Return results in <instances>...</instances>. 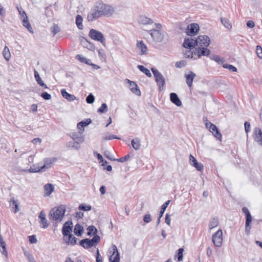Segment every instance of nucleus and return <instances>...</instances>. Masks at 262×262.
Here are the masks:
<instances>
[{
	"mask_svg": "<svg viewBox=\"0 0 262 262\" xmlns=\"http://www.w3.org/2000/svg\"><path fill=\"white\" fill-rule=\"evenodd\" d=\"M210 39L207 35H200L198 37L194 39L193 38H185L183 43V46L185 48L192 49L195 46L200 45L201 47H208L210 44Z\"/></svg>",
	"mask_w": 262,
	"mask_h": 262,
	"instance_id": "2",
	"label": "nucleus"
},
{
	"mask_svg": "<svg viewBox=\"0 0 262 262\" xmlns=\"http://www.w3.org/2000/svg\"><path fill=\"white\" fill-rule=\"evenodd\" d=\"M66 146L68 148H72L76 150H78L80 148V144L77 143L74 141H69L67 143Z\"/></svg>",
	"mask_w": 262,
	"mask_h": 262,
	"instance_id": "32",
	"label": "nucleus"
},
{
	"mask_svg": "<svg viewBox=\"0 0 262 262\" xmlns=\"http://www.w3.org/2000/svg\"><path fill=\"white\" fill-rule=\"evenodd\" d=\"M44 191L46 195H50L54 191V186L51 184H47L44 186Z\"/></svg>",
	"mask_w": 262,
	"mask_h": 262,
	"instance_id": "29",
	"label": "nucleus"
},
{
	"mask_svg": "<svg viewBox=\"0 0 262 262\" xmlns=\"http://www.w3.org/2000/svg\"><path fill=\"white\" fill-rule=\"evenodd\" d=\"M112 254L109 257V262H120V257L117 247L113 245L112 247Z\"/></svg>",
	"mask_w": 262,
	"mask_h": 262,
	"instance_id": "11",
	"label": "nucleus"
},
{
	"mask_svg": "<svg viewBox=\"0 0 262 262\" xmlns=\"http://www.w3.org/2000/svg\"><path fill=\"white\" fill-rule=\"evenodd\" d=\"M72 222L68 221L66 222L63 225L62 229V233L64 237L67 236L71 234L72 231Z\"/></svg>",
	"mask_w": 262,
	"mask_h": 262,
	"instance_id": "14",
	"label": "nucleus"
},
{
	"mask_svg": "<svg viewBox=\"0 0 262 262\" xmlns=\"http://www.w3.org/2000/svg\"><path fill=\"white\" fill-rule=\"evenodd\" d=\"M256 54L258 57L260 59H262V48L261 46L258 45L256 46Z\"/></svg>",
	"mask_w": 262,
	"mask_h": 262,
	"instance_id": "52",
	"label": "nucleus"
},
{
	"mask_svg": "<svg viewBox=\"0 0 262 262\" xmlns=\"http://www.w3.org/2000/svg\"><path fill=\"white\" fill-rule=\"evenodd\" d=\"M100 237L98 235H95L92 239L84 238L80 242V245L84 249H89L93 246H97L100 242Z\"/></svg>",
	"mask_w": 262,
	"mask_h": 262,
	"instance_id": "4",
	"label": "nucleus"
},
{
	"mask_svg": "<svg viewBox=\"0 0 262 262\" xmlns=\"http://www.w3.org/2000/svg\"><path fill=\"white\" fill-rule=\"evenodd\" d=\"M223 67L224 68L228 69L229 71H232V72H236L237 71V68L235 67H234L231 64H223Z\"/></svg>",
	"mask_w": 262,
	"mask_h": 262,
	"instance_id": "44",
	"label": "nucleus"
},
{
	"mask_svg": "<svg viewBox=\"0 0 262 262\" xmlns=\"http://www.w3.org/2000/svg\"><path fill=\"white\" fill-rule=\"evenodd\" d=\"M77 239L72 234H69L64 238V241L68 245H75L77 244Z\"/></svg>",
	"mask_w": 262,
	"mask_h": 262,
	"instance_id": "23",
	"label": "nucleus"
},
{
	"mask_svg": "<svg viewBox=\"0 0 262 262\" xmlns=\"http://www.w3.org/2000/svg\"><path fill=\"white\" fill-rule=\"evenodd\" d=\"M221 21L226 28L230 29L232 28V25L227 18L225 17H221Z\"/></svg>",
	"mask_w": 262,
	"mask_h": 262,
	"instance_id": "35",
	"label": "nucleus"
},
{
	"mask_svg": "<svg viewBox=\"0 0 262 262\" xmlns=\"http://www.w3.org/2000/svg\"><path fill=\"white\" fill-rule=\"evenodd\" d=\"M114 12V8L109 5L105 4L101 1L97 2L94 5L87 15L88 21H93L101 16H111Z\"/></svg>",
	"mask_w": 262,
	"mask_h": 262,
	"instance_id": "1",
	"label": "nucleus"
},
{
	"mask_svg": "<svg viewBox=\"0 0 262 262\" xmlns=\"http://www.w3.org/2000/svg\"><path fill=\"white\" fill-rule=\"evenodd\" d=\"M130 155L128 154L123 157H121L119 159H116V161L123 163V162L128 160L130 158Z\"/></svg>",
	"mask_w": 262,
	"mask_h": 262,
	"instance_id": "55",
	"label": "nucleus"
},
{
	"mask_svg": "<svg viewBox=\"0 0 262 262\" xmlns=\"http://www.w3.org/2000/svg\"><path fill=\"white\" fill-rule=\"evenodd\" d=\"M38 218L40 220V224L41 225V228L46 229L49 226V223L46 217V214L43 211H40Z\"/></svg>",
	"mask_w": 262,
	"mask_h": 262,
	"instance_id": "17",
	"label": "nucleus"
},
{
	"mask_svg": "<svg viewBox=\"0 0 262 262\" xmlns=\"http://www.w3.org/2000/svg\"><path fill=\"white\" fill-rule=\"evenodd\" d=\"M151 70L155 78V81L160 91H162L165 84V79L163 75L156 68H152Z\"/></svg>",
	"mask_w": 262,
	"mask_h": 262,
	"instance_id": "5",
	"label": "nucleus"
},
{
	"mask_svg": "<svg viewBox=\"0 0 262 262\" xmlns=\"http://www.w3.org/2000/svg\"><path fill=\"white\" fill-rule=\"evenodd\" d=\"M138 21L139 23L143 25L151 24L154 23L151 19L146 17L145 15L140 16L138 18Z\"/></svg>",
	"mask_w": 262,
	"mask_h": 262,
	"instance_id": "24",
	"label": "nucleus"
},
{
	"mask_svg": "<svg viewBox=\"0 0 262 262\" xmlns=\"http://www.w3.org/2000/svg\"><path fill=\"white\" fill-rule=\"evenodd\" d=\"M23 21V25L24 27L26 28L31 33H33L34 31L32 28L31 24L29 21L28 16L25 17L21 19Z\"/></svg>",
	"mask_w": 262,
	"mask_h": 262,
	"instance_id": "26",
	"label": "nucleus"
},
{
	"mask_svg": "<svg viewBox=\"0 0 262 262\" xmlns=\"http://www.w3.org/2000/svg\"><path fill=\"white\" fill-rule=\"evenodd\" d=\"M192 165L194 166L198 171H201L204 167L203 165L201 163L198 162V161L194 163H192Z\"/></svg>",
	"mask_w": 262,
	"mask_h": 262,
	"instance_id": "46",
	"label": "nucleus"
},
{
	"mask_svg": "<svg viewBox=\"0 0 262 262\" xmlns=\"http://www.w3.org/2000/svg\"><path fill=\"white\" fill-rule=\"evenodd\" d=\"M151 220H152L151 216L150 214H145L143 217V221L145 223H149V222H150L151 221Z\"/></svg>",
	"mask_w": 262,
	"mask_h": 262,
	"instance_id": "57",
	"label": "nucleus"
},
{
	"mask_svg": "<svg viewBox=\"0 0 262 262\" xmlns=\"http://www.w3.org/2000/svg\"><path fill=\"white\" fill-rule=\"evenodd\" d=\"M219 221L217 217L212 218L209 222L208 227L209 229H212L219 225Z\"/></svg>",
	"mask_w": 262,
	"mask_h": 262,
	"instance_id": "31",
	"label": "nucleus"
},
{
	"mask_svg": "<svg viewBox=\"0 0 262 262\" xmlns=\"http://www.w3.org/2000/svg\"><path fill=\"white\" fill-rule=\"evenodd\" d=\"M183 251H184L183 248H180L178 250L177 256H178V261H180L182 260L183 257Z\"/></svg>",
	"mask_w": 262,
	"mask_h": 262,
	"instance_id": "47",
	"label": "nucleus"
},
{
	"mask_svg": "<svg viewBox=\"0 0 262 262\" xmlns=\"http://www.w3.org/2000/svg\"><path fill=\"white\" fill-rule=\"evenodd\" d=\"M89 35L92 39L98 41L103 45H105V38L103 34L101 32L91 29L90 30Z\"/></svg>",
	"mask_w": 262,
	"mask_h": 262,
	"instance_id": "6",
	"label": "nucleus"
},
{
	"mask_svg": "<svg viewBox=\"0 0 262 262\" xmlns=\"http://www.w3.org/2000/svg\"><path fill=\"white\" fill-rule=\"evenodd\" d=\"M94 101L95 97L92 93H90L86 98V102L89 104L93 103Z\"/></svg>",
	"mask_w": 262,
	"mask_h": 262,
	"instance_id": "45",
	"label": "nucleus"
},
{
	"mask_svg": "<svg viewBox=\"0 0 262 262\" xmlns=\"http://www.w3.org/2000/svg\"><path fill=\"white\" fill-rule=\"evenodd\" d=\"M108 111L107 105L106 103H103L102 104L101 107L98 108L97 112L99 113L103 114L107 112Z\"/></svg>",
	"mask_w": 262,
	"mask_h": 262,
	"instance_id": "40",
	"label": "nucleus"
},
{
	"mask_svg": "<svg viewBox=\"0 0 262 262\" xmlns=\"http://www.w3.org/2000/svg\"><path fill=\"white\" fill-rule=\"evenodd\" d=\"M253 138L255 142L262 146V131L259 128L256 127L255 128Z\"/></svg>",
	"mask_w": 262,
	"mask_h": 262,
	"instance_id": "15",
	"label": "nucleus"
},
{
	"mask_svg": "<svg viewBox=\"0 0 262 262\" xmlns=\"http://www.w3.org/2000/svg\"><path fill=\"white\" fill-rule=\"evenodd\" d=\"M3 55L4 58L7 61H9L11 57V54L9 51V49L7 46H5L3 51Z\"/></svg>",
	"mask_w": 262,
	"mask_h": 262,
	"instance_id": "34",
	"label": "nucleus"
},
{
	"mask_svg": "<svg viewBox=\"0 0 262 262\" xmlns=\"http://www.w3.org/2000/svg\"><path fill=\"white\" fill-rule=\"evenodd\" d=\"M186 64V62L184 60H181L178 62H176L175 66L178 68H182L184 67Z\"/></svg>",
	"mask_w": 262,
	"mask_h": 262,
	"instance_id": "53",
	"label": "nucleus"
},
{
	"mask_svg": "<svg viewBox=\"0 0 262 262\" xmlns=\"http://www.w3.org/2000/svg\"><path fill=\"white\" fill-rule=\"evenodd\" d=\"M141 141L140 139L136 138L133 139L131 141V144L133 148L136 150H138L141 148Z\"/></svg>",
	"mask_w": 262,
	"mask_h": 262,
	"instance_id": "28",
	"label": "nucleus"
},
{
	"mask_svg": "<svg viewBox=\"0 0 262 262\" xmlns=\"http://www.w3.org/2000/svg\"><path fill=\"white\" fill-rule=\"evenodd\" d=\"M1 247L2 248L3 250L1 251V252L3 254L5 255L6 257H7L8 253L6 250V243L5 242H2L1 244H0Z\"/></svg>",
	"mask_w": 262,
	"mask_h": 262,
	"instance_id": "51",
	"label": "nucleus"
},
{
	"mask_svg": "<svg viewBox=\"0 0 262 262\" xmlns=\"http://www.w3.org/2000/svg\"><path fill=\"white\" fill-rule=\"evenodd\" d=\"M76 59L78 60L80 62L82 63L86 62V58L84 57L83 55L80 54H78L76 56Z\"/></svg>",
	"mask_w": 262,
	"mask_h": 262,
	"instance_id": "54",
	"label": "nucleus"
},
{
	"mask_svg": "<svg viewBox=\"0 0 262 262\" xmlns=\"http://www.w3.org/2000/svg\"><path fill=\"white\" fill-rule=\"evenodd\" d=\"M40 96L43 99L46 100H50L51 98V95L48 94L47 92L42 93Z\"/></svg>",
	"mask_w": 262,
	"mask_h": 262,
	"instance_id": "58",
	"label": "nucleus"
},
{
	"mask_svg": "<svg viewBox=\"0 0 262 262\" xmlns=\"http://www.w3.org/2000/svg\"><path fill=\"white\" fill-rule=\"evenodd\" d=\"M170 215L167 213L165 215V222L169 226L170 225Z\"/></svg>",
	"mask_w": 262,
	"mask_h": 262,
	"instance_id": "64",
	"label": "nucleus"
},
{
	"mask_svg": "<svg viewBox=\"0 0 262 262\" xmlns=\"http://www.w3.org/2000/svg\"><path fill=\"white\" fill-rule=\"evenodd\" d=\"M170 101L177 106H180L182 105V102L178 97L177 94L175 93H171L170 94Z\"/></svg>",
	"mask_w": 262,
	"mask_h": 262,
	"instance_id": "19",
	"label": "nucleus"
},
{
	"mask_svg": "<svg viewBox=\"0 0 262 262\" xmlns=\"http://www.w3.org/2000/svg\"><path fill=\"white\" fill-rule=\"evenodd\" d=\"M84 130V129H82V130L78 132H72L70 133V136L73 141L80 144L84 141V137L82 135Z\"/></svg>",
	"mask_w": 262,
	"mask_h": 262,
	"instance_id": "10",
	"label": "nucleus"
},
{
	"mask_svg": "<svg viewBox=\"0 0 262 262\" xmlns=\"http://www.w3.org/2000/svg\"><path fill=\"white\" fill-rule=\"evenodd\" d=\"M10 203H12L13 206H14L15 208L14 212L16 213L17 211H18V210H19L18 205L17 202L16 201H15L14 199H12L11 200Z\"/></svg>",
	"mask_w": 262,
	"mask_h": 262,
	"instance_id": "56",
	"label": "nucleus"
},
{
	"mask_svg": "<svg viewBox=\"0 0 262 262\" xmlns=\"http://www.w3.org/2000/svg\"><path fill=\"white\" fill-rule=\"evenodd\" d=\"M83 18L80 15H77L76 16V24L78 28L80 30H82L83 26L82 25Z\"/></svg>",
	"mask_w": 262,
	"mask_h": 262,
	"instance_id": "33",
	"label": "nucleus"
},
{
	"mask_svg": "<svg viewBox=\"0 0 262 262\" xmlns=\"http://www.w3.org/2000/svg\"><path fill=\"white\" fill-rule=\"evenodd\" d=\"M242 211L245 214L246 216L245 233L247 235H249L251 229L250 224L252 222V218L249 209L247 207H243Z\"/></svg>",
	"mask_w": 262,
	"mask_h": 262,
	"instance_id": "7",
	"label": "nucleus"
},
{
	"mask_svg": "<svg viewBox=\"0 0 262 262\" xmlns=\"http://www.w3.org/2000/svg\"><path fill=\"white\" fill-rule=\"evenodd\" d=\"M245 130L246 133H248L250 131V124L249 122L246 121L244 124Z\"/></svg>",
	"mask_w": 262,
	"mask_h": 262,
	"instance_id": "63",
	"label": "nucleus"
},
{
	"mask_svg": "<svg viewBox=\"0 0 262 262\" xmlns=\"http://www.w3.org/2000/svg\"><path fill=\"white\" fill-rule=\"evenodd\" d=\"M138 68L140 70V71L144 73L147 77H151V74L150 72V71L147 68H145L143 66L138 65Z\"/></svg>",
	"mask_w": 262,
	"mask_h": 262,
	"instance_id": "36",
	"label": "nucleus"
},
{
	"mask_svg": "<svg viewBox=\"0 0 262 262\" xmlns=\"http://www.w3.org/2000/svg\"><path fill=\"white\" fill-rule=\"evenodd\" d=\"M212 242L214 246L221 247L223 242V232L221 229L217 230L212 235Z\"/></svg>",
	"mask_w": 262,
	"mask_h": 262,
	"instance_id": "8",
	"label": "nucleus"
},
{
	"mask_svg": "<svg viewBox=\"0 0 262 262\" xmlns=\"http://www.w3.org/2000/svg\"><path fill=\"white\" fill-rule=\"evenodd\" d=\"M56 160L57 159L56 158H45L43 160L44 164L43 166H41L43 171H44L46 169L50 168Z\"/></svg>",
	"mask_w": 262,
	"mask_h": 262,
	"instance_id": "16",
	"label": "nucleus"
},
{
	"mask_svg": "<svg viewBox=\"0 0 262 262\" xmlns=\"http://www.w3.org/2000/svg\"><path fill=\"white\" fill-rule=\"evenodd\" d=\"M148 32L150 34L152 39L156 42H161L163 39V35L161 34L160 31L158 29H152L148 31Z\"/></svg>",
	"mask_w": 262,
	"mask_h": 262,
	"instance_id": "12",
	"label": "nucleus"
},
{
	"mask_svg": "<svg viewBox=\"0 0 262 262\" xmlns=\"http://www.w3.org/2000/svg\"><path fill=\"white\" fill-rule=\"evenodd\" d=\"M66 212V208L64 206H60L54 208L50 211V219L53 221H61Z\"/></svg>",
	"mask_w": 262,
	"mask_h": 262,
	"instance_id": "3",
	"label": "nucleus"
},
{
	"mask_svg": "<svg viewBox=\"0 0 262 262\" xmlns=\"http://www.w3.org/2000/svg\"><path fill=\"white\" fill-rule=\"evenodd\" d=\"M199 30V26L198 24L193 23L188 26L186 33L188 36H194Z\"/></svg>",
	"mask_w": 262,
	"mask_h": 262,
	"instance_id": "13",
	"label": "nucleus"
},
{
	"mask_svg": "<svg viewBox=\"0 0 262 262\" xmlns=\"http://www.w3.org/2000/svg\"><path fill=\"white\" fill-rule=\"evenodd\" d=\"M92 122V120L91 119L88 118L86 119L83 121H82L80 122H79L77 124V128L79 129V131H81V130H82V129H84V127L88 126L90 124H91Z\"/></svg>",
	"mask_w": 262,
	"mask_h": 262,
	"instance_id": "27",
	"label": "nucleus"
},
{
	"mask_svg": "<svg viewBox=\"0 0 262 262\" xmlns=\"http://www.w3.org/2000/svg\"><path fill=\"white\" fill-rule=\"evenodd\" d=\"M212 59L219 63H223L225 61V59L223 58H221L219 55H213L211 58Z\"/></svg>",
	"mask_w": 262,
	"mask_h": 262,
	"instance_id": "43",
	"label": "nucleus"
},
{
	"mask_svg": "<svg viewBox=\"0 0 262 262\" xmlns=\"http://www.w3.org/2000/svg\"><path fill=\"white\" fill-rule=\"evenodd\" d=\"M189 50H187L185 51L184 53V56L186 58H193V53L192 51H191V49H188Z\"/></svg>",
	"mask_w": 262,
	"mask_h": 262,
	"instance_id": "48",
	"label": "nucleus"
},
{
	"mask_svg": "<svg viewBox=\"0 0 262 262\" xmlns=\"http://www.w3.org/2000/svg\"><path fill=\"white\" fill-rule=\"evenodd\" d=\"M34 76H35V79L38 84L43 81L41 80V78L40 77L39 73L35 70L34 71Z\"/></svg>",
	"mask_w": 262,
	"mask_h": 262,
	"instance_id": "59",
	"label": "nucleus"
},
{
	"mask_svg": "<svg viewBox=\"0 0 262 262\" xmlns=\"http://www.w3.org/2000/svg\"><path fill=\"white\" fill-rule=\"evenodd\" d=\"M170 200H168L165 202L161 206V210L160 211L159 215L160 216V218H161L163 215V214L167 207L168 205L170 203Z\"/></svg>",
	"mask_w": 262,
	"mask_h": 262,
	"instance_id": "37",
	"label": "nucleus"
},
{
	"mask_svg": "<svg viewBox=\"0 0 262 262\" xmlns=\"http://www.w3.org/2000/svg\"><path fill=\"white\" fill-rule=\"evenodd\" d=\"M29 241L31 244H35L37 242V240L36 237V235H32L31 236H29Z\"/></svg>",
	"mask_w": 262,
	"mask_h": 262,
	"instance_id": "60",
	"label": "nucleus"
},
{
	"mask_svg": "<svg viewBox=\"0 0 262 262\" xmlns=\"http://www.w3.org/2000/svg\"><path fill=\"white\" fill-rule=\"evenodd\" d=\"M206 127L212 133L213 136L218 139L221 140L222 138V134L219 130V129L215 125L210 122H206L205 123Z\"/></svg>",
	"mask_w": 262,
	"mask_h": 262,
	"instance_id": "9",
	"label": "nucleus"
},
{
	"mask_svg": "<svg viewBox=\"0 0 262 262\" xmlns=\"http://www.w3.org/2000/svg\"><path fill=\"white\" fill-rule=\"evenodd\" d=\"M103 139L106 140H111L114 139H120V138L116 135L107 134V135L103 136Z\"/></svg>",
	"mask_w": 262,
	"mask_h": 262,
	"instance_id": "42",
	"label": "nucleus"
},
{
	"mask_svg": "<svg viewBox=\"0 0 262 262\" xmlns=\"http://www.w3.org/2000/svg\"><path fill=\"white\" fill-rule=\"evenodd\" d=\"M197 51V53L199 54V58H200L201 56H208L210 53V51L207 48H204V47H202V48H198Z\"/></svg>",
	"mask_w": 262,
	"mask_h": 262,
	"instance_id": "25",
	"label": "nucleus"
},
{
	"mask_svg": "<svg viewBox=\"0 0 262 262\" xmlns=\"http://www.w3.org/2000/svg\"><path fill=\"white\" fill-rule=\"evenodd\" d=\"M52 29L54 35H56L59 31V28L57 25H54L52 28Z\"/></svg>",
	"mask_w": 262,
	"mask_h": 262,
	"instance_id": "61",
	"label": "nucleus"
},
{
	"mask_svg": "<svg viewBox=\"0 0 262 262\" xmlns=\"http://www.w3.org/2000/svg\"><path fill=\"white\" fill-rule=\"evenodd\" d=\"M78 209L85 211H90L92 209V206L90 205L81 204L79 206Z\"/></svg>",
	"mask_w": 262,
	"mask_h": 262,
	"instance_id": "41",
	"label": "nucleus"
},
{
	"mask_svg": "<svg viewBox=\"0 0 262 262\" xmlns=\"http://www.w3.org/2000/svg\"><path fill=\"white\" fill-rule=\"evenodd\" d=\"M86 43L88 44L86 47L90 50L93 51L95 49V46L93 43L90 42L86 41Z\"/></svg>",
	"mask_w": 262,
	"mask_h": 262,
	"instance_id": "62",
	"label": "nucleus"
},
{
	"mask_svg": "<svg viewBox=\"0 0 262 262\" xmlns=\"http://www.w3.org/2000/svg\"><path fill=\"white\" fill-rule=\"evenodd\" d=\"M29 171L30 172L34 173L43 171V170L41 166H36V165H33V166L30 167Z\"/></svg>",
	"mask_w": 262,
	"mask_h": 262,
	"instance_id": "39",
	"label": "nucleus"
},
{
	"mask_svg": "<svg viewBox=\"0 0 262 262\" xmlns=\"http://www.w3.org/2000/svg\"><path fill=\"white\" fill-rule=\"evenodd\" d=\"M25 255L27 257L29 262H36L32 255L27 252H24Z\"/></svg>",
	"mask_w": 262,
	"mask_h": 262,
	"instance_id": "49",
	"label": "nucleus"
},
{
	"mask_svg": "<svg viewBox=\"0 0 262 262\" xmlns=\"http://www.w3.org/2000/svg\"><path fill=\"white\" fill-rule=\"evenodd\" d=\"M83 227L79 224H77L75 226V228H74V234L77 235V236H81V234L83 233Z\"/></svg>",
	"mask_w": 262,
	"mask_h": 262,
	"instance_id": "30",
	"label": "nucleus"
},
{
	"mask_svg": "<svg viewBox=\"0 0 262 262\" xmlns=\"http://www.w3.org/2000/svg\"><path fill=\"white\" fill-rule=\"evenodd\" d=\"M88 230V235H91L92 233H93L94 235H97V229L93 225L90 226L87 228Z\"/></svg>",
	"mask_w": 262,
	"mask_h": 262,
	"instance_id": "38",
	"label": "nucleus"
},
{
	"mask_svg": "<svg viewBox=\"0 0 262 262\" xmlns=\"http://www.w3.org/2000/svg\"><path fill=\"white\" fill-rule=\"evenodd\" d=\"M195 76V74L192 71H190L189 74L185 75L186 83L189 88L192 86L193 79Z\"/></svg>",
	"mask_w": 262,
	"mask_h": 262,
	"instance_id": "21",
	"label": "nucleus"
},
{
	"mask_svg": "<svg viewBox=\"0 0 262 262\" xmlns=\"http://www.w3.org/2000/svg\"><path fill=\"white\" fill-rule=\"evenodd\" d=\"M17 9L18 10L19 15H20V19L24 18L25 17L27 16L25 11L21 8L17 7Z\"/></svg>",
	"mask_w": 262,
	"mask_h": 262,
	"instance_id": "50",
	"label": "nucleus"
},
{
	"mask_svg": "<svg viewBox=\"0 0 262 262\" xmlns=\"http://www.w3.org/2000/svg\"><path fill=\"white\" fill-rule=\"evenodd\" d=\"M137 48L140 50V55H144L147 53V48L146 45L144 43L143 41L141 40L137 42Z\"/></svg>",
	"mask_w": 262,
	"mask_h": 262,
	"instance_id": "20",
	"label": "nucleus"
},
{
	"mask_svg": "<svg viewBox=\"0 0 262 262\" xmlns=\"http://www.w3.org/2000/svg\"><path fill=\"white\" fill-rule=\"evenodd\" d=\"M128 83H129V89L130 90L135 94L137 96L141 95V91L138 88V86L136 83L134 81H130L129 80H127Z\"/></svg>",
	"mask_w": 262,
	"mask_h": 262,
	"instance_id": "18",
	"label": "nucleus"
},
{
	"mask_svg": "<svg viewBox=\"0 0 262 262\" xmlns=\"http://www.w3.org/2000/svg\"><path fill=\"white\" fill-rule=\"evenodd\" d=\"M62 96L69 101H73L76 99V97L72 94L68 93L65 89L61 90Z\"/></svg>",
	"mask_w": 262,
	"mask_h": 262,
	"instance_id": "22",
	"label": "nucleus"
}]
</instances>
